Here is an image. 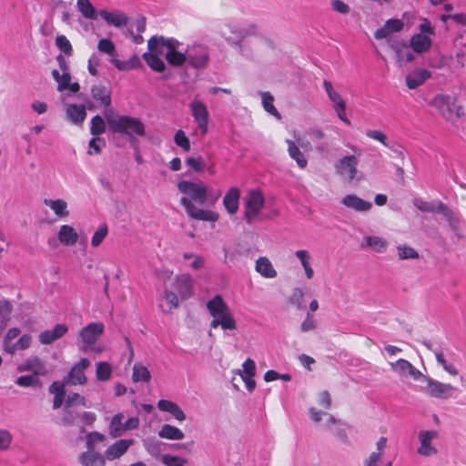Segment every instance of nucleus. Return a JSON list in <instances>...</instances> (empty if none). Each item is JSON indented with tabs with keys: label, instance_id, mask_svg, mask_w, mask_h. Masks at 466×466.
I'll use <instances>...</instances> for the list:
<instances>
[{
	"label": "nucleus",
	"instance_id": "1",
	"mask_svg": "<svg viewBox=\"0 0 466 466\" xmlns=\"http://www.w3.org/2000/svg\"><path fill=\"white\" fill-rule=\"evenodd\" d=\"M178 190L186 195L180 198V204L184 207L186 213L190 218L215 222L218 219V214L211 210L198 208L192 201L204 205L208 198V190L202 183H195L187 180H181L177 184Z\"/></svg>",
	"mask_w": 466,
	"mask_h": 466
},
{
	"label": "nucleus",
	"instance_id": "2",
	"mask_svg": "<svg viewBox=\"0 0 466 466\" xmlns=\"http://www.w3.org/2000/svg\"><path fill=\"white\" fill-rule=\"evenodd\" d=\"M105 119L110 132L125 134L130 141L136 139L135 135L144 137L146 134L145 125L139 118L114 114L113 110L110 109L105 112Z\"/></svg>",
	"mask_w": 466,
	"mask_h": 466
},
{
	"label": "nucleus",
	"instance_id": "3",
	"mask_svg": "<svg viewBox=\"0 0 466 466\" xmlns=\"http://www.w3.org/2000/svg\"><path fill=\"white\" fill-rule=\"evenodd\" d=\"M221 28L220 35L230 45L241 47V42L248 35H258V26L255 24H249L245 27H238L232 24H227Z\"/></svg>",
	"mask_w": 466,
	"mask_h": 466
},
{
	"label": "nucleus",
	"instance_id": "4",
	"mask_svg": "<svg viewBox=\"0 0 466 466\" xmlns=\"http://www.w3.org/2000/svg\"><path fill=\"white\" fill-rule=\"evenodd\" d=\"M187 62L193 68H205L209 62L208 47L203 45H193L187 49Z\"/></svg>",
	"mask_w": 466,
	"mask_h": 466
},
{
	"label": "nucleus",
	"instance_id": "5",
	"mask_svg": "<svg viewBox=\"0 0 466 466\" xmlns=\"http://www.w3.org/2000/svg\"><path fill=\"white\" fill-rule=\"evenodd\" d=\"M265 204L263 194L259 190H251L245 203L244 218L248 224H251Z\"/></svg>",
	"mask_w": 466,
	"mask_h": 466
},
{
	"label": "nucleus",
	"instance_id": "6",
	"mask_svg": "<svg viewBox=\"0 0 466 466\" xmlns=\"http://www.w3.org/2000/svg\"><path fill=\"white\" fill-rule=\"evenodd\" d=\"M456 98L449 95H436L431 100V106L447 120L453 121V107Z\"/></svg>",
	"mask_w": 466,
	"mask_h": 466
},
{
	"label": "nucleus",
	"instance_id": "7",
	"mask_svg": "<svg viewBox=\"0 0 466 466\" xmlns=\"http://www.w3.org/2000/svg\"><path fill=\"white\" fill-rule=\"evenodd\" d=\"M455 390L452 385L440 382L431 378L427 379V386L424 388L431 397L437 399H448Z\"/></svg>",
	"mask_w": 466,
	"mask_h": 466
},
{
	"label": "nucleus",
	"instance_id": "8",
	"mask_svg": "<svg viewBox=\"0 0 466 466\" xmlns=\"http://www.w3.org/2000/svg\"><path fill=\"white\" fill-rule=\"evenodd\" d=\"M192 116L202 134H206L208 125V111L207 106L199 100H193L189 104Z\"/></svg>",
	"mask_w": 466,
	"mask_h": 466
},
{
	"label": "nucleus",
	"instance_id": "9",
	"mask_svg": "<svg viewBox=\"0 0 466 466\" xmlns=\"http://www.w3.org/2000/svg\"><path fill=\"white\" fill-rule=\"evenodd\" d=\"M358 159L355 156H345L336 164L335 168L339 175L346 176L349 181H352L357 173Z\"/></svg>",
	"mask_w": 466,
	"mask_h": 466
},
{
	"label": "nucleus",
	"instance_id": "10",
	"mask_svg": "<svg viewBox=\"0 0 466 466\" xmlns=\"http://www.w3.org/2000/svg\"><path fill=\"white\" fill-rule=\"evenodd\" d=\"M89 365V360L86 358H82L70 370L67 374V378H65V380L71 385L85 384L86 382V377L84 371L86 368H88Z\"/></svg>",
	"mask_w": 466,
	"mask_h": 466
},
{
	"label": "nucleus",
	"instance_id": "11",
	"mask_svg": "<svg viewBox=\"0 0 466 466\" xmlns=\"http://www.w3.org/2000/svg\"><path fill=\"white\" fill-rule=\"evenodd\" d=\"M104 332V325L101 322H92L83 328L79 332V338L86 345H93Z\"/></svg>",
	"mask_w": 466,
	"mask_h": 466
},
{
	"label": "nucleus",
	"instance_id": "12",
	"mask_svg": "<svg viewBox=\"0 0 466 466\" xmlns=\"http://www.w3.org/2000/svg\"><path fill=\"white\" fill-rule=\"evenodd\" d=\"M438 436L436 431H421L419 433L420 447L418 452L423 456H432L438 453L435 447L431 446V441Z\"/></svg>",
	"mask_w": 466,
	"mask_h": 466
},
{
	"label": "nucleus",
	"instance_id": "13",
	"mask_svg": "<svg viewBox=\"0 0 466 466\" xmlns=\"http://www.w3.org/2000/svg\"><path fill=\"white\" fill-rule=\"evenodd\" d=\"M173 288L182 299H187L193 294V280L189 274H181L175 278Z\"/></svg>",
	"mask_w": 466,
	"mask_h": 466
},
{
	"label": "nucleus",
	"instance_id": "14",
	"mask_svg": "<svg viewBox=\"0 0 466 466\" xmlns=\"http://www.w3.org/2000/svg\"><path fill=\"white\" fill-rule=\"evenodd\" d=\"M20 372L32 371L34 375H46L47 373L44 361L37 356H31L17 367Z\"/></svg>",
	"mask_w": 466,
	"mask_h": 466
},
{
	"label": "nucleus",
	"instance_id": "15",
	"mask_svg": "<svg viewBox=\"0 0 466 466\" xmlns=\"http://www.w3.org/2000/svg\"><path fill=\"white\" fill-rule=\"evenodd\" d=\"M133 440H118L110 445L105 451L106 459L113 461L120 458L127 452L128 448L133 444Z\"/></svg>",
	"mask_w": 466,
	"mask_h": 466
},
{
	"label": "nucleus",
	"instance_id": "16",
	"mask_svg": "<svg viewBox=\"0 0 466 466\" xmlns=\"http://www.w3.org/2000/svg\"><path fill=\"white\" fill-rule=\"evenodd\" d=\"M341 203L345 207L358 212H366L372 208V203L370 201L364 200L355 194L346 195L342 198Z\"/></svg>",
	"mask_w": 466,
	"mask_h": 466
},
{
	"label": "nucleus",
	"instance_id": "17",
	"mask_svg": "<svg viewBox=\"0 0 466 466\" xmlns=\"http://www.w3.org/2000/svg\"><path fill=\"white\" fill-rule=\"evenodd\" d=\"M68 330L65 324H56L53 329L42 331L39 334V341L42 344L48 345L62 338Z\"/></svg>",
	"mask_w": 466,
	"mask_h": 466
},
{
	"label": "nucleus",
	"instance_id": "18",
	"mask_svg": "<svg viewBox=\"0 0 466 466\" xmlns=\"http://www.w3.org/2000/svg\"><path fill=\"white\" fill-rule=\"evenodd\" d=\"M439 208L440 214H441L446 218L451 229L459 238H461L463 236L460 233V216L456 212L451 210L447 205H441Z\"/></svg>",
	"mask_w": 466,
	"mask_h": 466
},
{
	"label": "nucleus",
	"instance_id": "19",
	"mask_svg": "<svg viewBox=\"0 0 466 466\" xmlns=\"http://www.w3.org/2000/svg\"><path fill=\"white\" fill-rule=\"evenodd\" d=\"M98 14L108 25L116 27L125 26L128 22V17L119 10L108 12L107 10L103 9L100 10Z\"/></svg>",
	"mask_w": 466,
	"mask_h": 466
},
{
	"label": "nucleus",
	"instance_id": "20",
	"mask_svg": "<svg viewBox=\"0 0 466 466\" xmlns=\"http://www.w3.org/2000/svg\"><path fill=\"white\" fill-rule=\"evenodd\" d=\"M240 191L238 187H231L223 198V205L228 214H236L238 209Z\"/></svg>",
	"mask_w": 466,
	"mask_h": 466
},
{
	"label": "nucleus",
	"instance_id": "21",
	"mask_svg": "<svg viewBox=\"0 0 466 466\" xmlns=\"http://www.w3.org/2000/svg\"><path fill=\"white\" fill-rule=\"evenodd\" d=\"M431 76L427 69H415L406 76V85L410 89H415Z\"/></svg>",
	"mask_w": 466,
	"mask_h": 466
},
{
	"label": "nucleus",
	"instance_id": "22",
	"mask_svg": "<svg viewBox=\"0 0 466 466\" xmlns=\"http://www.w3.org/2000/svg\"><path fill=\"white\" fill-rule=\"evenodd\" d=\"M79 461L83 466H105L106 457L100 452L87 450L79 455Z\"/></svg>",
	"mask_w": 466,
	"mask_h": 466
},
{
	"label": "nucleus",
	"instance_id": "23",
	"mask_svg": "<svg viewBox=\"0 0 466 466\" xmlns=\"http://www.w3.org/2000/svg\"><path fill=\"white\" fill-rule=\"evenodd\" d=\"M211 328L221 327L224 330H235L237 329V323L234 319L230 310L228 309L225 313L218 315L217 318H214L210 323Z\"/></svg>",
	"mask_w": 466,
	"mask_h": 466
},
{
	"label": "nucleus",
	"instance_id": "24",
	"mask_svg": "<svg viewBox=\"0 0 466 466\" xmlns=\"http://www.w3.org/2000/svg\"><path fill=\"white\" fill-rule=\"evenodd\" d=\"M91 95L96 101L99 102L100 106L105 107L111 106V92L106 86L102 85L93 86Z\"/></svg>",
	"mask_w": 466,
	"mask_h": 466
},
{
	"label": "nucleus",
	"instance_id": "25",
	"mask_svg": "<svg viewBox=\"0 0 466 466\" xmlns=\"http://www.w3.org/2000/svg\"><path fill=\"white\" fill-rule=\"evenodd\" d=\"M57 238L59 241L66 246L75 245L78 240L76 231L69 225H63L60 227Z\"/></svg>",
	"mask_w": 466,
	"mask_h": 466
},
{
	"label": "nucleus",
	"instance_id": "26",
	"mask_svg": "<svg viewBox=\"0 0 466 466\" xmlns=\"http://www.w3.org/2000/svg\"><path fill=\"white\" fill-rule=\"evenodd\" d=\"M431 40L424 34L419 33L411 36L410 46L416 53H423L430 49Z\"/></svg>",
	"mask_w": 466,
	"mask_h": 466
},
{
	"label": "nucleus",
	"instance_id": "27",
	"mask_svg": "<svg viewBox=\"0 0 466 466\" xmlns=\"http://www.w3.org/2000/svg\"><path fill=\"white\" fill-rule=\"evenodd\" d=\"M66 116L76 125H81L86 116L84 105L71 104L66 108Z\"/></svg>",
	"mask_w": 466,
	"mask_h": 466
},
{
	"label": "nucleus",
	"instance_id": "28",
	"mask_svg": "<svg viewBox=\"0 0 466 466\" xmlns=\"http://www.w3.org/2000/svg\"><path fill=\"white\" fill-rule=\"evenodd\" d=\"M207 309L213 319L229 309L220 295H216L212 299L208 300Z\"/></svg>",
	"mask_w": 466,
	"mask_h": 466
},
{
	"label": "nucleus",
	"instance_id": "29",
	"mask_svg": "<svg viewBox=\"0 0 466 466\" xmlns=\"http://www.w3.org/2000/svg\"><path fill=\"white\" fill-rule=\"evenodd\" d=\"M44 204L49 207L54 211V213L59 218H66L69 216L67 203L64 199L45 198Z\"/></svg>",
	"mask_w": 466,
	"mask_h": 466
},
{
	"label": "nucleus",
	"instance_id": "30",
	"mask_svg": "<svg viewBox=\"0 0 466 466\" xmlns=\"http://www.w3.org/2000/svg\"><path fill=\"white\" fill-rule=\"evenodd\" d=\"M256 270L264 278L273 279L277 276L271 262L266 257H260L256 261Z\"/></svg>",
	"mask_w": 466,
	"mask_h": 466
},
{
	"label": "nucleus",
	"instance_id": "31",
	"mask_svg": "<svg viewBox=\"0 0 466 466\" xmlns=\"http://www.w3.org/2000/svg\"><path fill=\"white\" fill-rule=\"evenodd\" d=\"M165 58L167 62L172 66H181L184 63L187 62V51L185 53L180 52L178 50L166 49Z\"/></svg>",
	"mask_w": 466,
	"mask_h": 466
},
{
	"label": "nucleus",
	"instance_id": "32",
	"mask_svg": "<svg viewBox=\"0 0 466 466\" xmlns=\"http://www.w3.org/2000/svg\"><path fill=\"white\" fill-rule=\"evenodd\" d=\"M287 144L289 157L297 162L300 168L306 167L308 165V160L303 153L299 150L296 143L290 139H287Z\"/></svg>",
	"mask_w": 466,
	"mask_h": 466
},
{
	"label": "nucleus",
	"instance_id": "33",
	"mask_svg": "<svg viewBox=\"0 0 466 466\" xmlns=\"http://www.w3.org/2000/svg\"><path fill=\"white\" fill-rule=\"evenodd\" d=\"M158 436L163 439L176 441L182 440L185 437L180 429L170 424H164L158 431Z\"/></svg>",
	"mask_w": 466,
	"mask_h": 466
},
{
	"label": "nucleus",
	"instance_id": "34",
	"mask_svg": "<svg viewBox=\"0 0 466 466\" xmlns=\"http://www.w3.org/2000/svg\"><path fill=\"white\" fill-rule=\"evenodd\" d=\"M413 205L421 212L427 213H440V206L445 205L441 201H425L422 198H415Z\"/></svg>",
	"mask_w": 466,
	"mask_h": 466
},
{
	"label": "nucleus",
	"instance_id": "35",
	"mask_svg": "<svg viewBox=\"0 0 466 466\" xmlns=\"http://www.w3.org/2000/svg\"><path fill=\"white\" fill-rule=\"evenodd\" d=\"M12 304L8 300H0V335L11 319Z\"/></svg>",
	"mask_w": 466,
	"mask_h": 466
},
{
	"label": "nucleus",
	"instance_id": "36",
	"mask_svg": "<svg viewBox=\"0 0 466 466\" xmlns=\"http://www.w3.org/2000/svg\"><path fill=\"white\" fill-rule=\"evenodd\" d=\"M143 59L148 65V66L155 72L162 73L166 70V65L164 61L154 53L143 54Z\"/></svg>",
	"mask_w": 466,
	"mask_h": 466
},
{
	"label": "nucleus",
	"instance_id": "37",
	"mask_svg": "<svg viewBox=\"0 0 466 466\" xmlns=\"http://www.w3.org/2000/svg\"><path fill=\"white\" fill-rule=\"evenodd\" d=\"M76 6L84 17L91 20L97 18L96 10L89 0H77Z\"/></svg>",
	"mask_w": 466,
	"mask_h": 466
},
{
	"label": "nucleus",
	"instance_id": "38",
	"mask_svg": "<svg viewBox=\"0 0 466 466\" xmlns=\"http://www.w3.org/2000/svg\"><path fill=\"white\" fill-rule=\"evenodd\" d=\"M123 418L122 413H116L112 417L109 424V434L113 438L120 437L125 432Z\"/></svg>",
	"mask_w": 466,
	"mask_h": 466
},
{
	"label": "nucleus",
	"instance_id": "39",
	"mask_svg": "<svg viewBox=\"0 0 466 466\" xmlns=\"http://www.w3.org/2000/svg\"><path fill=\"white\" fill-rule=\"evenodd\" d=\"M165 37L154 35L147 41L148 53L157 54V56L164 54L166 49Z\"/></svg>",
	"mask_w": 466,
	"mask_h": 466
},
{
	"label": "nucleus",
	"instance_id": "40",
	"mask_svg": "<svg viewBox=\"0 0 466 466\" xmlns=\"http://www.w3.org/2000/svg\"><path fill=\"white\" fill-rule=\"evenodd\" d=\"M151 379V374L148 369L141 363H136L133 366L132 380L135 382L144 381L148 382Z\"/></svg>",
	"mask_w": 466,
	"mask_h": 466
},
{
	"label": "nucleus",
	"instance_id": "41",
	"mask_svg": "<svg viewBox=\"0 0 466 466\" xmlns=\"http://www.w3.org/2000/svg\"><path fill=\"white\" fill-rule=\"evenodd\" d=\"M64 415L62 418V422L66 426L76 425L77 420H80L81 412L74 409L73 407H65L64 406Z\"/></svg>",
	"mask_w": 466,
	"mask_h": 466
},
{
	"label": "nucleus",
	"instance_id": "42",
	"mask_svg": "<svg viewBox=\"0 0 466 466\" xmlns=\"http://www.w3.org/2000/svg\"><path fill=\"white\" fill-rule=\"evenodd\" d=\"M262 105L268 114L276 116L278 119L281 118L279 112L273 105L274 97L269 92H261Z\"/></svg>",
	"mask_w": 466,
	"mask_h": 466
},
{
	"label": "nucleus",
	"instance_id": "43",
	"mask_svg": "<svg viewBox=\"0 0 466 466\" xmlns=\"http://www.w3.org/2000/svg\"><path fill=\"white\" fill-rule=\"evenodd\" d=\"M52 76L57 82L58 91H64L67 89V86H69V83L71 81V74L69 71L63 72L62 74H60L58 70L53 69Z\"/></svg>",
	"mask_w": 466,
	"mask_h": 466
},
{
	"label": "nucleus",
	"instance_id": "44",
	"mask_svg": "<svg viewBox=\"0 0 466 466\" xmlns=\"http://www.w3.org/2000/svg\"><path fill=\"white\" fill-rule=\"evenodd\" d=\"M106 126L105 123L104 118L99 116L96 115L91 119V126H90V133L94 137H99L101 134H103L106 131Z\"/></svg>",
	"mask_w": 466,
	"mask_h": 466
},
{
	"label": "nucleus",
	"instance_id": "45",
	"mask_svg": "<svg viewBox=\"0 0 466 466\" xmlns=\"http://www.w3.org/2000/svg\"><path fill=\"white\" fill-rule=\"evenodd\" d=\"M112 369L108 362L99 361L96 363V379L100 381H106L110 379Z\"/></svg>",
	"mask_w": 466,
	"mask_h": 466
},
{
	"label": "nucleus",
	"instance_id": "46",
	"mask_svg": "<svg viewBox=\"0 0 466 466\" xmlns=\"http://www.w3.org/2000/svg\"><path fill=\"white\" fill-rule=\"evenodd\" d=\"M391 369L399 373L400 376H408L410 369L412 368V364L404 359H399L395 362L390 363Z\"/></svg>",
	"mask_w": 466,
	"mask_h": 466
},
{
	"label": "nucleus",
	"instance_id": "47",
	"mask_svg": "<svg viewBox=\"0 0 466 466\" xmlns=\"http://www.w3.org/2000/svg\"><path fill=\"white\" fill-rule=\"evenodd\" d=\"M366 244L367 246L372 248L377 252H384L387 247V241L377 236H370L366 238Z\"/></svg>",
	"mask_w": 466,
	"mask_h": 466
},
{
	"label": "nucleus",
	"instance_id": "48",
	"mask_svg": "<svg viewBox=\"0 0 466 466\" xmlns=\"http://www.w3.org/2000/svg\"><path fill=\"white\" fill-rule=\"evenodd\" d=\"M398 257L400 259L419 258V253L411 247L407 245H399L397 247Z\"/></svg>",
	"mask_w": 466,
	"mask_h": 466
},
{
	"label": "nucleus",
	"instance_id": "49",
	"mask_svg": "<svg viewBox=\"0 0 466 466\" xmlns=\"http://www.w3.org/2000/svg\"><path fill=\"white\" fill-rule=\"evenodd\" d=\"M174 141L177 146L181 147L183 151L188 152L191 148L189 138L186 136L185 132L181 129L177 130L174 136Z\"/></svg>",
	"mask_w": 466,
	"mask_h": 466
},
{
	"label": "nucleus",
	"instance_id": "50",
	"mask_svg": "<svg viewBox=\"0 0 466 466\" xmlns=\"http://www.w3.org/2000/svg\"><path fill=\"white\" fill-rule=\"evenodd\" d=\"M15 383L21 387H36L41 384L38 376L34 374L20 376L16 379Z\"/></svg>",
	"mask_w": 466,
	"mask_h": 466
},
{
	"label": "nucleus",
	"instance_id": "51",
	"mask_svg": "<svg viewBox=\"0 0 466 466\" xmlns=\"http://www.w3.org/2000/svg\"><path fill=\"white\" fill-rule=\"evenodd\" d=\"M56 46L61 52L66 56H72L73 47L69 40L64 35H59L56 37Z\"/></svg>",
	"mask_w": 466,
	"mask_h": 466
},
{
	"label": "nucleus",
	"instance_id": "52",
	"mask_svg": "<svg viewBox=\"0 0 466 466\" xmlns=\"http://www.w3.org/2000/svg\"><path fill=\"white\" fill-rule=\"evenodd\" d=\"M107 233L108 228L106 224H101L92 237L91 245L93 247H98L103 242Z\"/></svg>",
	"mask_w": 466,
	"mask_h": 466
},
{
	"label": "nucleus",
	"instance_id": "53",
	"mask_svg": "<svg viewBox=\"0 0 466 466\" xmlns=\"http://www.w3.org/2000/svg\"><path fill=\"white\" fill-rule=\"evenodd\" d=\"M388 43L390 47L396 53V56L400 59L402 58V52L406 49L407 43L398 38H390Z\"/></svg>",
	"mask_w": 466,
	"mask_h": 466
},
{
	"label": "nucleus",
	"instance_id": "54",
	"mask_svg": "<svg viewBox=\"0 0 466 466\" xmlns=\"http://www.w3.org/2000/svg\"><path fill=\"white\" fill-rule=\"evenodd\" d=\"M97 48L100 52L110 56L114 55L116 51V47L113 41L106 38H103L98 41Z\"/></svg>",
	"mask_w": 466,
	"mask_h": 466
},
{
	"label": "nucleus",
	"instance_id": "55",
	"mask_svg": "<svg viewBox=\"0 0 466 466\" xmlns=\"http://www.w3.org/2000/svg\"><path fill=\"white\" fill-rule=\"evenodd\" d=\"M365 134L368 137L380 142L385 147H390V144L388 143V137L382 131L368 129Z\"/></svg>",
	"mask_w": 466,
	"mask_h": 466
},
{
	"label": "nucleus",
	"instance_id": "56",
	"mask_svg": "<svg viewBox=\"0 0 466 466\" xmlns=\"http://www.w3.org/2000/svg\"><path fill=\"white\" fill-rule=\"evenodd\" d=\"M88 146H89V150H88V154L89 155H92L93 152L91 151V149L94 150V153L95 154H99L102 150V147H105L106 146V142L103 138H101L100 137H94L90 139L89 143H88Z\"/></svg>",
	"mask_w": 466,
	"mask_h": 466
},
{
	"label": "nucleus",
	"instance_id": "57",
	"mask_svg": "<svg viewBox=\"0 0 466 466\" xmlns=\"http://www.w3.org/2000/svg\"><path fill=\"white\" fill-rule=\"evenodd\" d=\"M105 436L98 431H92L86 435V448L88 451H94V443L104 441Z\"/></svg>",
	"mask_w": 466,
	"mask_h": 466
},
{
	"label": "nucleus",
	"instance_id": "58",
	"mask_svg": "<svg viewBox=\"0 0 466 466\" xmlns=\"http://www.w3.org/2000/svg\"><path fill=\"white\" fill-rule=\"evenodd\" d=\"M75 403H79L83 406H86V399L78 393H70L67 395L65 400V407H73Z\"/></svg>",
	"mask_w": 466,
	"mask_h": 466
},
{
	"label": "nucleus",
	"instance_id": "59",
	"mask_svg": "<svg viewBox=\"0 0 466 466\" xmlns=\"http://www.w3.org/2000/svg\"><path fill=\"white\" fill-rule=\"evenodd\" d=\"M162 462L167 466H183L187 461L177 456L166 454L162 456Z\"/></svg>",
	"mask_w": 466,
	"mask_h": 466
},
{
	"label": "nucleus",
	"instance_id": "60",
	"mask_svg": "<svg viewBox=\"0 0 466 466\" xmlns=\"http://www.w3.org/2000/svg\"><path fill=\"white\" fill-rule=\"evenodd\" d=\"M12 440V434L7 430H0V451L7 450Z\"/></svg>",
	"mask_w": 466,
	"mask_h": 466
},
{
	"label": "nucleus",
	"instance_id": "61",
	"mask_svg": "<svg viewBox=\"0 0 466 466\" xmlns=\"http://www.w3.org/2000/svg\"><path fill=\"white\" fill-rule=\"evenodd\" d=\"M96 420V415L92 411H85L81 414L80 420L82 422L81 432L85 431V426H92Z\"/></svg>",
	"mask_w": 466,
	"mask_h": 466
},
{
	"label": "nucleus",
	"instance_id": "62",
	"mask_svg": "<svg viewBox=\"0 0 466 466\" xmlns=\"http://www.w3.org/2000/svg\"><path fill=\"white\" fill-rule=\"evenodd\" d=\"M385 25L387 26L390 33L400 32L404 26V23L400 19L390 18L386 21Z\"/></svg>",
	"mask_w": 466,
	"mask_h": 466
},
{
	"label": "nucleus",
	"instance_id": "63",
	"mask_svg": "<svg viewBox=\"0 0 466 466\" xmlns=\"http://www.w3.org/2000/svg\"><path fill=\"white\" fill-rule=\"evenodd\" d=\"M243 367V374L241 376H255L256 372V364L255 361L251 359H247L242 364Z\"/></svg>",
	"mask_w": 466,
	"mask_h": 466
},
{
	"label": "nucleus",
	"instance_id": "64",
	"mask_svg": "<svg viewBox=\"0 0 466 466\" xmlns=\"http://www.w3.org/2000/svg\"><path fill=\"white\" fill-rule=\"evenodd\" d=\"M449 19H451L461 25H466V15L462 14V13L453 14V15H449V14L445 15L444 14V15H441V20L443 22H446Z\"/></svg>",
	"mask_w": 466,
	"mask_h": 466
}]
</instances>
